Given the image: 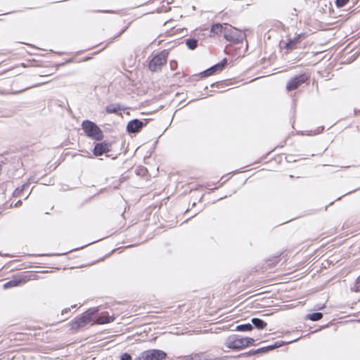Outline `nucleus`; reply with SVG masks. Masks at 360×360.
I'll use <instances>...</instances> for the list:
<instances>
[{
    "label": "nucleus",
    "mask_w": 360,
    "mask_h": 360,
    "mask_svg": "<svg viewBox=\"0 0 360 360\" xmlns=\"http://www.w3.org/2000/svg\"><path fill=\"white\" fill-rule=\"evenodd\" d=\"M82 126L88 136L97 141L103 139V133L95 123L89 120H85L82 122Z\"/></svg>",
    "instance_id": "nucleus-1"
},
{
    "label": "nucleus",
    "mask_w": 360,
    "mask_h": 360,
    "mask_svg": "<svg viewBox=\"0 0 360 360\" xmlns=\"http://www.w3.org/2000/svg\"><path fill=\"white\" fill-rule=\"evenodd\" d=\"M224 37L229 41L239 43L243 41L244 34L236 27L230 25H226Z\"/></svg>",
    "instance_id": "nucleus-2"
},
{
    "label": "nucleus",
    "mask_w": 360,
    "mask_h": 360,
    "mask_svg": "<svg viewBox=\"0 0 360 360\" xmlns=\"http://www.w3.org/2000/svg\"><path fill=\"white\" fill-rule=\"evenodd\" d=\"M167 354L160 349H148L143 352L136 357V360H163Z\"/></svg>",
    "instance_id": "nucleus-3"
},
{
    "label": "nucleus",
    "mask_w": 360,
    "mask_h": 360,
    "mask_svg": "<svg viewBox=\"0 0 360 360\" xmlns=\"http://www.w3.org/2000/svg\"><path fill=\"white\" fill-rule=\"evenodd\" d=\"M167 52L163 51L156 55L149 63L150 70L153 72L160 70L167 62Z\"/></svg>",
    "instance_id": "nucleus-4"
},
{
    "label": "nucleus",
    "mask_w": 360,
    "mask_h": 360,
    "mask_svg": "<svg viewBox=\"0 0 360 360\" xmlns=\"http://www.w3.org/2000/svg\"><path fill=\"white\" fill-rule=\"evenodd\" d=\"M98 309L97 308L91 309L86 311L81 317L75 320L72 324V328L77 330L80 328L84 327L92 320L91 316L98 312Z\"/></svg>",
    "instance_id": "nucleus-5"
},
{
    "label": "nucleus",
    "mask_w": 360,
    "mask_h": 360,
    "mask_svg": "<svg viewBox=\"0 0 360 360\" xmlns=\"http://www.w3.org/2000/svg\"><path fill=\"white\" fill-rule=\"evenodd\" d=\"M307 79L308 77L305 74L297 75L288 81L286 84V89L288 91L295 90L304 84Z\"/></svg>",
    "instance_id": "nucleus-6"
},
{
    "label": "nucleus",
    "mask_w": 360,
    "mask_h": 360,
    "mask_svg": "<svg viewBox=\"0 0 360 360\" xmlns=\"http://www.w3.org/2000/svg\"><path fill=\"white\" fill-rule=\"evenodd\" d=\"M227 347L233 349H240L245 347L243 338H238L236 335L229 337L226 342Z\"/></svg>",
    "instance_id": "nucleus-7"
},
{
    "label": "nucleus",
    "mask_w": 360,
    "mask_h": 360,
    "mask_svg": "<svg viewBox=\"0 0 360 360\" xmlns=\"http://www.w3.org/2000/svg\"><path fill=\"white\" fill-rule=\"evenodd\" d=\"M145 124L146 123L143 122L135 119L129 122L127 126V130L129 133H136L139 132Z\"/></svg>",
    "instance_id": "nucleus-8"
},
{
    "label": "nucleus",
    "mask_w": 360,
    "mask_h": 360,
    "mask_svg": "<svg viewBox=\"0 0 360 360\" xmlns=\"http://www.w3.org/2000/svg\"><path fill=\"white\" fill-rule=\"evenodd\" d=\"M28 279L26 277H20L18 278H13L4 284V288L8 289L13 287H16L22 284H25Z\"/></svg>",
    "instance_id": "nucleus-9"
},
{
    "label": "nucleus",
    "mask_w": 360,
    "mask_h": 360,
    "mask_svg": "<svg viewBox=\"0 0 360 360\" xmlns=\"http://www.w3.org/2000/svg\"><path fill=\"white\" fill-rule=\"evenodd\" d=\"M110 151V146L107 143H97L94 148V154L96 156L102 155L103 153Z\"/></svg>",
    "instance_id": "nucleus-10"
},
{
    "label": "nucleus",
    "mask_w": 360,
    "mask_h": 360,
    "mask_svg": "<svg viewBox=\"0 0 360 360\" xmlns=\"http://www.w3.org/2000/svg\"><path fill=\"white\" fill-rule=\"evenodd\" d=\"M226 25H221L219 23L214 24L211 27V33L213 34L219 35V34H224V30L226 27Z\"/></svg>",
    "instance_id": "nucleus-11"
},
{
    "label": "nucleus",
    "mask_w": 360,
    "mask_h": 360,
    "mask_svg": "<svg viewBox=\"0 0 360 360\" xmlns=\"http://www.w3.org/2000/svg\"><path fill=\"white\" fill-rule=\"evenodd\" d=\"M301 38H302L301 36L299 35V36L295 37L293 39L290 40L288 41V43L286 44L285 48L290 51L297 49V44L301 41Z\"/></svg>",
    "instance_id": "nucleus-12"
},
{
    "label": "nucleus",
    "mask_w": 360,
    "mask_h": 360,
    "mask_svg": "<svg viewBox=\"0 0 360 360\" xmlns=\"http://www.w3.org/2000/svg\"><path fill=\"white\" fill-rule=\"evenodd\" d=\"M105 110L108 113H117L122 110L119 104H110L105 108Z\"/></svg>",
    "instance_id": "nucleus-13"
},
{
    "label": "nucleus",
    "mask_w": 360,
    "mask_h": 360,
    "mask_svg": "<svg viewBox=\"0 0 360 360\" xmlns=\"http://www.w3.org/2000/svg\"><path fill=\"white\" fill-rule=\"evenodd\" d=\"M251 321L255 327L258 329H262L266 326V323L263 320L258 318H253Z\"/></svg>",
    "instance_id": "nucleus-14"
},
{
    "label": "nucleus",
    "mask_w": 360,
    "mask_h": 360,
    "mask_svg": "<svg viewBox=\"0 0 360 360\" xmlns=\"http://www.w3.org/2000/svg\"><path fill=\"white\" fill-rule=\"evenodd\" d=\"M113 321V319L108 316H99L95 322L98 324H104L108 323Z\"/></svg>",
    "instance_id": "nucleus-15"
},
{
    "label": "nucleus",
    "mask_w": 360,
    "mask_h": 360,
    "mask_svg": "<svg viewBox=\"0 0 360 360\" xmlns=\"http://www.w3.org/2000/svg\"><path fill=\"white\" fill-rule=\"evenodd\" d=\"M298 339H299V338H296V339H295V340H290V341L287 342H286V344L291 343V342H294V341L297 340ZM285 342H283V341L276 342L274 345H270V346L266 347V348H267V349H267V352H269V351H270V350H273V349H274L275 348H278V347H281V346H282V345H285Z\"/></svg>",
    "instance_id": "nucleus-16"
},
{
    "label": "nucleus",
    "mask_w": 360,
    "mask_h": 360,
    "mask_svg": "<svg viewBox=\"0 0 360 360\" xmlns=\"http://www.w3.org/2000/svg\"><path fill=\"white\" fill-rule=\"evenodd\" d=\"M322 317H323V314L321 312H314V313L307 315V319L311 321H319Z\"/></svg>",
    "instance_id": "nucleus-17"
},
{
    "label": "nucleus",
    "mask_w": 360,
    "mask_h": 360,
    "mask_svg": "<svg viewBox=\"0 0 360 360\" xmlns=\"http://www.w3.org/2000/svg\"><path fill=\"white\" fill-rule=\"evenodd\" d=\"M186 44L190 49L193 50L198 46V40L195 39H188L186 40Z\"/></svg>",
    "instance_id": "nucleus-18"
},
{
    "label": "nucleus",
    "mask_w": 360,
    "mask_h": 360,
    "mask_svg": "<svg viewBox=\"0 0 360 360\" xmlns=\"http://www.w3.org/2000/svg\"><path fill=\"white\" fill-rule=\"evenodd\" d=\"M252 326L250 323L239 325L236 327L237 330L239 331H250L252 329Z\"/></svg>",
    "instance_id": "nucleus-19"
},
{
    "label": "nucleus",
    "mask_w": 360,
    "mask_h": 360,
    "mask_svg": "<svg viewBox=\"0 0 360 360\" xmlns=\"http://www.w3.org/2000/svg\"><path fill=\"white\" fill-rule=\"evenodd\" d=\"M216 72H218V71L216 70L214 66H212L210 68L204 71L202 74L203 76L207 77V76L212 75V74H214Z\"/></svg>",
    "instance_id": "nucleus-20"
},
{
    "label": "nucleus",
    "mask_w": 360,
    "mask_h": 360,
    "mask_svg": "<svg viewBox=\"0 0 360 360\" xmlns=\"http://www.w3.org/2000/svg\"><path fill=\"white\" fill-rule=\"evenodd\" d=\"M226 64V59H223L220 63L214 65L217 71H221Z\"/></svg>",
    "instance_id": "nucleus-21"
},
{
    "label": "nucleus",
    "mask_w": 360,
    "mask_h": 360,
    "mask_svg": "<svg viewBox=\"0 0 360 360\" xmlns=\"http://www.w3.org/2000/svg\"><path fill=\"white\" fill-rule=\"evenodd\" d=\"M352 290L354 292H359L360 291V276L356 278L354 286L352 287Z\"/></svg>",
    "instance_id": "nucleus-22"
},
{
    "label": "nucleus",
    "mask_w": 360,
    "mask_h": 360,
    "mask_svg": "<svg viewBox=\"0 0 360 360\" xmlns=\"http://www.w3.org/2000/svg\"><path fill=\"white\" fill-rule=\"evenodd\" d=\"M28 186L27 184H24L22 186L21 188H18L15 190L14 191V195L15 196H20L21 195V193L22 192V191L25 188H27Z\"/></svg>",
    "instance_id": "nucleus-23"
},
{
    "label": "nucleus",
    "mask_w": 360,
    "mask_h": 360,
    "mask_svg": "<svg viewBox=\"0 0 360 360\" xmlns=\"http://www.w3.org/2000/svg\"><path fill=\"white\" fill-rule=\"evenodd\" d=\"M245 347L251 345L254 343L255 340L251 338H243Z\"/></svg>",
    "instance_id": "nucleus-24"
},
{
    "label": "nucleus",
    "mask_w": 360,
    "mask_h": 360,
    "mask_svg": "<svg viewBox=\"0 0 360 360\" xmlns=\"http://www.w3.org/2000/svg\"><path fill=\"white\" fill-rule=\"evenodd\" d=\"M349 0H336V6L338 7H343L345 6Z\"/></svg>",
    "instance_id": "nucleus-25"
},
{
    "label": "nucleus",
    "mask_w": 360,
    "mask_h": 360,
    "mask_svg": "<svg viewBox=\"0 0 360 360\" xmlns=\"http://www.w3.org/2000/svg\"><path fill=\"white\" fill-rule=\"evenodd\" d=\"M121 360H132L131 356L128 353H124L120 357Z\"/></svg>",
    "instance_id": "nucleus-26"
},
{
    "label": "nucleus",
    "mask_w": 360,
    "mask_h": 360,
    "mask_svg": "<svg viewBox=\"0 0 360 360\" xmlns=\"http://www.w3.org/2000/svg\"><path fill=\"white\" fill-rule=\"evenodd\" d=\"M266 347H262V348H259L257 350H255V351H252V354H258V353H261V352H267V349H266Z\"/></svg>",
    "instance_id": "nucleus-27"
},
{
    "label": "nucleus",
    "mask_w": 360,
    "mask_h": 360,
    "mask_svg": "<svg viewBox=\"0 0 360 360\" xmlns=\"http://www.w3.org/2000/svg\"><path fill=\"white\" fill-rule=\"evenodd\" d=\"M170 65L172 69H174L176 67L177 64L175 61H172L170 63Z\"/></svg>",
    "instance_id": "nucleus-28"
},
{
    "label": "nucleus",
    "mask_w": 360,
    "mask_h": 360,
    "mask_svg": "<svg viewBox=\"0 0 360 360\" xmlns=\"http://www.w3.org/2000/svg\"><path fill=\"white\" fill-rule=\"evenodd\" d=\"M21 203V201L19 200L16 204H15V206H18V205H20Z\"/></svg>",
    "instance_id": "nucleus-29"
},
{
    "label": "nucleus",
    "mask_w": 360,
    "mask_h": 360,
    "mask_svg": "<svg viewBox=\"0 0 360 360\" xmlns=\"http://www.w3.org/2000/svg\"><path fill=\"white\" fill-rule=\"evenodd\" d=\"M68 311V309H65V310H64V311H63V312H67Z\"/></svg>",
    "instance_id": "nucleus-30"
}]
</instances>
